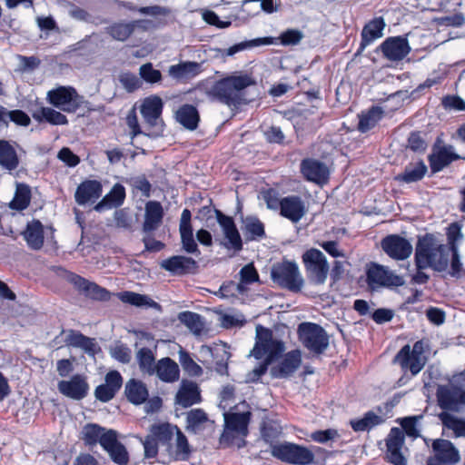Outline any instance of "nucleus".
Listing matches in <instances>:
<instances>
[{
    "mask_svg": "<svg viewBox=\"0 0 465 465\" xmlns=\"http://www.w3.org/2000/svg\"><path fill=\"white\" fill-rule=\"evenodd\" d=\"M180 363L183 369L192 377H199L203 374L202 367L196 363L189 352L181 350L179 354Z\"/></svg>",
    "mask_w": 465,
    "mask_h": 465,
    "instance_id": "nucleus-58",
    "label": "nucleus"
},
{
    "mask_svg": "<svg viewBox=\"0 0 465 465\" xmlns=\"http://www.w3.org/2000/svg\"><path fill=\"white\" fill-rule=\"evenodd\" d=\"M127 183L134 192H141L143 197H150L152 192V184L145 175H139L130 178Z\"/></svg>",
    "mask_w": 465,
    "mask_h": 465,
    "instance_id": "nucleus-59",
    "label": "nucleus"
},
{
    "mask_svg": "<svg viewBox=\"0 0 465 465\" xmlns=\"http://www.w3.org/2000/svg\"><path fill=\"white\" fill-rule=\"evenodd\" d=\"M262 199L270 210H280L282 203V198L280 199L276 190L270 188L262 192Z\"/></svg>",
    "mask_w": 465,
    "mask_h": 465,
    "instance_id": "nucleus-63",
    "label": "nucleus"
},
{
    "mask_svg": "<svg viewBox=\"0 0 465 465\" xmlns=\"http://www.w3.org/2000/svg\"><path fill=\"white\" fill-rule=\"evenodd\" d=\"M271 278L274 283L282 289L298 293L302 291L304 280L294 261L282 260L276 262L271 269Z\"/></svg>",
    "mask_w": 465,
    "mask_h": 465,
    "instance_id": "nucleus-7",
    "label": "nucleus"
},
{
    "mask_svg": "<svg viewBox=\"0 0 465 465\" xmlns=\"http://www.w3.org/2000/svg\"><path fill=\"white\" fill-rule=\"evenodd\" d=\"M383 421L384 420L381 416L377 415L372 411H369L364 413L362 418L351 420L350 425L354 431L359 432L370 430L373 427L381 424Z\"/></svg>",
    "mask_w": 465,
    "mask_h": 465,
    "instance_id": "nucleus-50",
    "label": "nucleus"
},
{
    "mask_svg": "<svg viewBox=\"0 0 465 465\" xmlns=\"http://www.w3.org/2000/svg\"><path fill=\"white\" fill-rule=\"evenodd\" d=\"M150 432L172 460H187L191 455V448L184 433L176 425L169 422L154 423Z\"/></svg>",
    "mask_w": 465,
    "mask_h": 465,
    "instance_id": "nucleus-3",
    "label": "nucleus"
},
{
    "mask_svg": "<svg viewBox=\"0 0 465 465\" xmlns=\"http://www.w3.org/2000/svg\"><path fill=\"white\" fill-rule=\"evenodd\" d=\"M386 24L382 17H375L369 21L361 31V42L360 49L363 50L375 40L381 38L383 35V30Z\"/></svg>",
    "mask_w": 465,
    "mask_h": 465,
    "instance_id": "nucleus-34",
    "label": "nucleus"
},
{
    "mask_svg": "<svg viewBox=\"0 0 465 465\" xmlns=\"http://www.w3.org/2000/svg\"><path fill=\"white\" fill-rule=\"evenodd\" d=\"M440 140L438 138V172L448 166L453 161H457L461 157L453 152L451 145L440 146Z\"/></svg>",
    "mask_w": 465,
    "mask_h": 465,
    "instance_id": "nucleus-57",
    "label": "nucleus"
},
{
    "mask_svg": "<svg viewBox=\"0 0 465 465\" xmlns=\"http://www.w3.org/2000/svg\"><path fill=\"white\" fill-rule=\"evenodd\" d=\"M438 255V272L445 271L450 263L449 274L455 278L461 276L463 266L460 262L459 250L446 251L443 255Z\"/></svg>",
    "mask_w": 465,
    "mask_h": 465,
    "instance_id": "nucleus-33",
    "label": "nucleus"
},
{
    "mask_svg": "<svg viewBox=\"0 0 465 465\" xmlns=\"http://www.w3.org/2000/svg\"><path fill=\"white\" fill-rule=\"evenodd\" d=\"M298 337L302 345L315 354H322L329 346V336L321 325L302 322L298 326Z\"/></svg>",
    "mask_w": 465,
    "mask_h": 465,
    "instance_id": "nucleus-9",
    "label": "nucleus"
},
{
    "mask_svg": "<svg viewBox=\"0 0 465 465\" xmlns=\"http://www.w3.org/2000/svg\"><path fill=\"white\" fill-rule=\"evenodd\" d=\"M441 104L445 109L464 111L465 102L462 98L457 95H447L442 98Z\"/></svg>",
    "mask_w": 465,
    "mask_h": 465,
    "instance_id": "nucleus-64",
    "label": "nucleus"
},
{
    "mask_svg": "<svg viewBox=\"0 0 465 465\" xmlns=\"http://www.w3.org/2000/svg\"><path fill=\"white\" fill-rule=\"evenodd\" d=\"M31 197L30 187L25 183H19L10 203V208L19 212L25 210L30 204Z\"/></svg>",
    "mask_w": 465,
    "mask_h": 465,
    "instance_id": "nucleus-52",
    "label": "nucleus"
},
{
    "mask_svg": "<svg viewBox=\"0 0 465 465\" xmlns=\"http://www.w3.org/2000/svg\"><path fill=\"white\" fill-rule=\"evenodd\" d=\"M462 387L458 384L446 389L438 385V405L443 410L458 411L460 405H465V389Z\"/></svg>",
    "mask_w": 465,
    "mask_h": 465,
    "instance_id": "nucleus-14",
    "label": "nucleus"
},
{
    "mask_svg": "<svg viewBox=\"0 0 465 465\" xmlns=\"http://www.w3.org/2000/svg\"><path fill=\"white\" fill-rule=\"evenodd\" d=\"M123 377L118 371H108L104 377V383L98 385L94 390L95 398L102 402L113 400L123 386Z\"/></svg>",
    "mask_w": 465,
    "mask_h": 465,
    "instance_id": "nucleus-19",
    "label": "nucleus"
},
{
    "mask_svg": "<svg viewBox=\"0 0 465 465\" xmlns=\"http://www.w3.org/2000/svg\"><path fill=\"white\" fill-rule=\"evenodd\" d=\"M85 446L94 447L99 443L108 452L112 460L118 465H126L129 455L124 445L118 440L114 430H107L97 423H87L82 430V437Z\"/></svg>",
    "mask_w": 465,
    "mask_h": 465,
    "instance_id": "nucleus-2",
    "label": "nucleus"
},
{
    "mask_svg": "<svg viewBox=\"0 0 465 465\" xmlns=\"http://www.w3.org/2000/svg\"><path fill=\"white\" fill-rule=\"evenodd\" d=\"M116 295L123 302L137 307L152 305V303H154V302L148 296L130 291L118 292Z\"/></svg>",
    "mask_w": 465,
    "mask_h": 465,
    "instance_id": "nucleus-56",
    "label": "nucleus"
},
{
    "mask_svg": "<svg viewBox=\"0 0 465 465\" xmlns=\"http://www.w3.org/2000/svg\"><path fill=\"white\" fill-rule=\"evenodd\" d=\"M153 374L163 382H175L180 378L179 365L170 357L162 358L156 362Z\"/></svg>",
    "mask_w": 465,
    "mask_h": 465,
    "instance_id": "nucleus-32",
    "label": "nucleus"
},
{
    "mask_svg": "<svg viewBox=\"0 0 465 465\" xmlns=\"http://www.w3.org/2000/svg\"><path fill=\"white\" fill-rule=\"evenodd\" d=\"M308 280L315 285H322L328 277L330 266L325 255L316 248L308 249L302 255Z\"/></svg>",
    "mask_w": 465,
    "mask_h": 465,
    "instance_id": "nucleus-8",
    "label": "nucleus"
},
{
    "mask_svg": "<svg viewBox=\"0 0 465 465\" xmlns=\"http://www.w3.org/2000/svg\"><path fill=\"white\" fill-rule=\"evenodd\" d=\"M427 170V166L423 161H419L415 163H411L406 165L404 171L397 176V180L406 183H416L422 180Z\"/></svg>",
    "mask_w": 465,
    "mask_h": 465,
    "instance_id": "nucleus-43",
    "label": "nucleus"
},
{
    "mask_svg": "<svg viewBox=\"0 0 465 465\" xmlns=\"http://www.w3.org/2000/svg\"><path fill=\"white\" fill-rule=\"evenodd\" d=\"M438 418L441 420L443 430H452L455 438L465 437V419L458 418L446 411L438 414ZM444 434L443 430L442 435Z\"/></svg>",
    "mask_w": 465,
    "mask_h": 465,
    "instance_id": "nucleus-47",
    "label": "nucleus"
},
{
    "mask_svg": "<svg viewBox=\"0 0 465 465\" xmlns=\"http://www.w3.org/2000/svg\"><path fill=\"white\" fill-rule=\"evenodd\" d=\"M163 104L160 97L153 95L143 100L141 105V114L145 122L153 125L161 117Z\"/></svg>",
    "mask_w": 465,
    "mask_h": 465,
    "instance_id": "nucleus-38",
    "label": "nucleus"
},
{
    "mask_svg": "<svg viewBox=\"0 0 465 465\" xmlns=\"http://www.w3.org/2000/svg\"><path fill=\"white\" fill-rule=\"evenodd\" d=\"M184 96L191 104L180 105L174 113V118L188 131H195L199 127L201 115L197 107L206 97L212 102L227 105L235 113L254 100L248 95L247 89H188Z\"/></svg>",
    "mask_w": 465,
    "mask_h": 465,
    "instance_id": "nucleus-1",
    "label": "nucleus"
},
{
    "mask_svg": "<svg viewBox=\"0 0 465 465\" xmlns=\"http://www.w3.org/2000/svg\"><path fill=\"white\" fill-rule=\"evenodd\" d=\"M140 76L150 84L158 83L162 78V74L159 70L153 67L151 63L143 64L139 69Z\"/></svg>",
    "mask_w": 465,
    "mask_h": 465,
    "instance_id": "nucleus-62",
    "label": "nucleus"
},
{
    "mask_svg": "<svg viewBox=\"0 0 465 465\" xmlns=\"http://www.w3.org/2000/svg\"><path fill=\"white\" fill-rule=\"evenodd\" d=\"M435 250L427 238L419 239L415 250L417 270H425L427 268L436 270Z\"/></svg>",
    "mask_w": 465,
    "mask_h": 465,
    "instance_id": "nucleus-26",
    "label": "nucleus"
},
{
    "mask_svg": "<svg viewBox=\"0 0 465 465\" xmlns=\"http://www.w3.org/2000/svg\"><path fill=\"white\" fill-rule=\"evenodd\" d=\"M460 460V450L451 441L438 438V465H457Z\"/></svg>",
    "mask_w": 465,
    "mask_h": 465,
    "instance_id": "nucleus-35",
    "label": "nucleus"
},
{
    "mask_svg": "<svg viewBox=\"0 0 465 465\" xmlns=\"http://www.w3.org/2000/svg\"><path fill=\"white\" fill-rule=\"evenodd\" d=\"M220 87H249L256 85L255 79L248 73L234 72L219 82Z\"/></svg>",
    "mask_w": 465,
    "mask_h": 465,
    "instance_id": "nucleus-48",
    "label": "nucleus"
},
{
    "mask_svg": "<svg viewBox=\"0 0 465 465\" xmlns=\"http://www.w3.org/2000/svg\"><path fill=\"white\" fill-rule=\"evenodd\" d=\"M70 281L79 292L91 300L108 302L113 295L107 289L98 285L96 282H90L81 275L73 273Z\"/></svg>",
    "mask_w": 465,
    "mask_h": 465,
    "instance_id": "nucleus-16",
    "label": "nucleus"
},
{
    "mask_svg": "<svg viewBox=\"0 0 465 465\" xmlns=\"http://www.w3.org/2000/svg\"><path fill=\"white\" fill-rule=\"evenodd\" d=\"M461 227L462 225L458 222L449 224L446 228L447 243L438 244V254L443 255L446 251L459 250V244L464 238Z\"/></svg>",
    "mask_w": 465,
    "mask_h": 465,
    "instance_id": "nucleus-41",
    "label": "nucleus"
},
{
    "mask_svg": "<svg viewBox=\"0 0 465 465\" xmlns=\"http://www.w3.org/2000/svg\"><path fill=\"white\" fill-rule=\"evenodd\" d=\"M367 281L370 285L401 286L403 280L401 276L389 272L383 266L373 264L367 271Z\"/></svg>",
    "mask_w": 465,
    "mask_h": 465,
    "instance_id": "nucleus-25",
    "label": "nucleus"
},
{
    "mask_svg": "<svg viewBox=\"0 0 465 465\" xmlns=\"http://www.w3.org/2000/svg\"><path fill=\"white\" fill-rule=\"evenodd\" d=\"M382 251L391 259L403 261L412 252V245L404 237L399 234H389L381 241Z\"/></svg>",
    "mask_w": 465,
    "mask_h": 465,
    "instance_id": "nucleus-12",
    "label": "nucleus"
},
{
    "mask_svg": "<svg viewBox=\"0 0 465 465\" xmlns=\"http://www.w3.org/2000/svg\"><path fill=\"white\" fill-rule=\"evenodd\" d=\"M242 231L246 242L259 241L266 236L264 224L257 217H247Z\"/></svg>",
    "mask_w": 465,
    "mask_h": 465,
    "instance_id": "nucleus-46",
    "label": "nucleus"
},
{
    "mask_svg": "<svg viewBox=\"0 0 465 465\" xmlns=\"http://www.w3.org/2000/svg\"><path fill=\"white\" fill-rule=\"evenodd\" d=\"M302 364V352L299 350H292L284 354L282 361L271 368V374L273 378L286 379L291 377Z\"/></svg>",
    "mask_w": 465,
    "mask_h": 465,
    "instance_id": "nucleus-21",
    "label": "nucleus"
},
{
    "mask_svg": "<svg viewBox=\"0 0 465 465\" xmlns=\"http://www.w3.org/2000/svg\"><path fill=\"white\" fill-rule=\"evenodd\" d=\"M65 344L74 348H81L88 353L95 351V343L94 339L84 335L81 331L69 330L65 339Z\"/></svg>",
    "mask_w": 465,
    "mask_h": 465,
    "instance_id": "nucleus-45",
    "label": "nucleus"
},
{
    "mask_svg": "<svg viewBox=\"0 0 465 465\" xmlns=\"http://www.w3.org/2000/svg\"><path fill=\"white\" fill-rule=\"evenodd\" d=\"M164 212L158 201H149L145 203L144 221L142 226L144 233H153L163 223Z\"/></svg>",
    "mask_w": 465,
    "mask_h": 465,
    "instance_id": "nucleus-28",
    "label": "nucleus"
},
{
    "mask_svg": "<svg viewBox=\"0 0 465 465\" xmlns=\"http://www.w3.org/2000/svg\"><path fill=\"white\" fill-rule=\"evenodd\" d=\"M47 97L52 105L66 113H75L83 104L76 89H51Z\"/></svg>",
    "mask_w": 465,
    "mask_h": 465,
    "instance_id": "nucleus-11",
    "label": "nucleus"
},
{
    "mask_svg": "<svg viewBox=\"0 0 465 465\" xmlns=\"http://www.w3.org/2000/svg\"><path fill=\"white\" fill-rule=\"evenodd\" d=\"M421 415L408 416L399 418L396 422L401 429L393 427L391 429L386 441V460L393 465H407V460L401 453L404 445L405 435L416 439L420 437V431L417 428Z\"/></svg>",
    "mask_w": 465,
    "mask_h": 465,
    "instance_id": "nucleus-4",
    "label": "nucleus"
},
{
    "mask_svg": "<svg viewBox=\"0 0 465 465\" xmlns=\"http://www.w3.org/2000/svg\"><path fill=\"white\" fill-rule=\"evenodd\" d=\"M57 386L60 393L75 401L85 398L89 391L86 378L82 374H74L68 381H60Z\"/></svg>",
    "mask_w": 465,
    "mask_h": 465,
    "instance_id": "nucleus-18",
    "label": "nucleus"
},
{
    "mask_svg": "<svg viewBox=\"0 0 465 465\" xmlns=\"http://www.w3.org/2000/svg\"><path fill=\"white\" fill-rule=\"evenodd\" d=\"M124 394L128 401L134 405L144 403L149 397L146 385L142 381L136 379H130L125 383Z\"/></svg>",
    "mask_w": 465,
    "mask_h": 465,
    "instance_id": "nucleus-37",
    "label": "nucleus"
},
{
    "mask_svg": "<svg viewBox=\"0 0 465 465\" xmlns=\"http://www.w3.org/2000/svg\"><path fill=\"white\" fill-rule=\"evenodd\" d=\"M277 39L272 38L271 36L267 37H259L249 41H244L239 44H236L229 48L219 49L218 54L221 57L224 58L227 56H232L235 54L242 52L243 50L260 46V45H270L271 44H276Z\"/></svg>",
    "mask_w": 465,
    "mask_h": 465,
    "instance_id": "nucleus-39",
    "label": "nucleus"
},
{
    "mask_svg": "<svg viewBox=\"0 0 465 465\" xmlns=\"http://www.w3.org/2000/svg\"><path fill=\"white\" fill-rule=\"evenodd\" d=\"M103 185L97 180H84L76 188L74 200L79 205L94 203L102 195Z\"/></svg>",
    "mask_w": 465,
    "mask_h": 465,
    "instance_id": "nucleus-24",
    "label": "nucleus"
},
{
    "mask_svg": "<svg viewBox=\"0 0 465 465\" xmlns=\"http://www.w3.org/2000/svg\"><path fill=\"white\" fill-rule=\"evenodd\" d=\"M19 157L16 150L7 140H0V165L12 172L19 166Z\"/></svg>",
    "mask_w": 465,
    "mask_h": 465,
    "instance_id": "nucleus-42",
    "label": "nucleus"
},
{
    "mask_svg": "<svg viewBox=\"0 0 465 465\" xmlns=\"http://www.w3.org/2000/svg\"><path fill=\"white\" fill-rule=\"evenodd\" d=\"M9 121L25 127L31 124L29 115L24 111L20 109L7 111L5 107L0 105V124L7 125Z\"/></svg>",
    "mask_w": 465,
    "mask_h": 465,
    "instance_id": "nucleus-51",
    "label": "nucleus"
},
{
    "mask_svg": "<svg viewBox=\"0 0 465 465\" xmlns=\"http://www.w3.org/2000/svg\"><path fill=\"white\" fill-rule=\"evenodd\" d=\"M279 211L281 216L295 223L305 215L306 207L300 196L289 195L282 198V203Z\"/></svg>",
    "mask_w": 465,
    "mask_h": 465,
    "instance_id": "nucleus-27",
    "label": "nucleus"
},
{
    "mask_svg": "<svg viewBox=\"0 0 465 465\" xmlns=\"http://www.w3.org/2000/svg\"><path fill=\"white\" fill-rule=\"evenodd\" d=\"M208 421V415L203 409H192L186 415V430L197 433L204 429Z\"/></svg>",
    "mask_w": 465,
    "mask_h": 465,
    "instance_id": "nucleus-49",
    "label": "nucleus"
},
{
    "mask_svg": "<svg viewBox=\"0 0 465 465\" xmlns=\"http://www.w3.org/2000/svg\"><path fill=\"white\" fill-rule=\"evenodd\" d=\"M383 55L390 61H401L411 52L407 38L395 36L387 38L381 45Z\"/></svg>",
    "mask_w": 465,
    "mask_h": 465,
    "instance_id": "nucleus-22",
    "label": "nucleus"
},
{
    "mask_svg": "<svg viewBox=\"0 0 465 465\" xmlns=\"http://www.w3.org/2000/svg\"><path fill=\"white\" fill-rule=\"evenodd\" d=\"M179 232L181 237L182 249L186 253L200 255L201 251L193 237V229L192 225V213L187 208L183 209L181 214L179 224Z\"/></svg>",
    "mask_w": 465,
    "mask_h": 465,
    "instance_id": "nucleus-17",
    "label": "nucleus"
},
{
    "mask_svg": "<svg viewBox=\"0 0 465 465\" xmlns=\"http://www.w3.org/2000/svg\"><path fill=\"white\" fill-rule=\"evenodd\" d=\"M251 413L232 412L224 415L225 427L228 430L236 431V434L246 436L248 434V425L250 422Z\"/></svg>",
    "mask_w": 465,
    "mask_h": 465,
    "instance_id": "nucleus-40",
    "label": "nucleus"
},
{
    "mask_svg": "<svg viewBox=\"0 0 465 465\" xmlns=\"http://www.w3.org/2000/svg\"><path fill=\"white\" fill-rule=\"evenodd\" d=\"M180 320L189 329L195 332H199L202 330L203 323L201 322V316L193 312H183L180 314Z\"/></svg>",
    "mask_w": 465,
    "mask_h": 465,
    "instance_id": "nucleus-61",
    "label": "nucleus"
},
{
    "mask_svg": "<svg viewBox=\"0 0 465 465\" xmlns=\"http://www.w3.org/2000/svg\"><path fill=\"white\" fill-rule=\"evenodd\" d=\"M283 351V342L273 339L272 330L262 325L256 327V342L252 350V354L256 359L260 360L264 355L271 359H276Z\"/></svg>",
    "mask_w": 465,
    "mask_h": 465,
    "instance_id": "nucleus-10",
    "label": "nucleus"
},
{
    "mask_svg": "<svg viewBox=\"0 0 465 465\" xmlns=\"http://www.w3.org/2000/svg\"><path fill=\"white\" fill-rule=\"evenodd\" d=\"M385 111L379 105H371L361 110L358 114L357 131L361 134H367L376 128L384 118Z\"/></svg>",
    "mask_w": 465,
    "mask_h": 465,
    "instance_id": "nucleus-23",
    "label": "nucleus"
},
{
    "mask_svg": "<svg viewBox=\"0 0 465 465\" xmlns=\"http://www.w3.org/2000/svg\"><path fill=\"white\" fill-rule=\"evenodd\" d=\"M306 446L294 442L283 441L271 445V454L275 459L291 465H311L314 462L315 454H322L325 450L322 447Z\"/></svg>",
    "mask_w": 465,
    "mask_h": 465,
    "instance_id": "nucleus-6",
    "label": "nucleus"
},
{
    "mask_svg": "<svg viewBox=\"0 0 465 465\" xmlns=\"http://www.w3.org/2000/svg\"><path fill=\"white\" fill-rule=\"evenodd\" d=\"M106 32L117 41H125L134 33V24L131 22H116L106 28Z\"/></svg>",
    "mask_w": 465,
    "mask_h": 465,
    "instance_id": "nucleus-54",
    "label": "nucleus"
},
{
    "mask_svg": "<svg viewBox=\"0 0 465 465\" xmlns=\"http://www.w3.org/2000/svg\"><path fill=\"white\" fill-rule=\"evenodd\" d=\"M303 35L300 30L297 29H288L281 34L279 37H275L277 39L278 45L279 43L282 45H295L301 42Z\"/></svg>",
    "mask_w": 465,
    "mask_h": 465,
    "instance_id": "nucleus-60",
    "label": "nucleus"
},
{
    "mask_svg": "<svg viewBox=\"0 0 465 465\" xmlns=\"http://www.w3.org/2000/svg\"><path fill=\"white\" fill-rule=\"evenodd\" d=\"M22 235L29 249L39 251L43 248L45 243V230L40 220L33 219L28 222Z\"/></svg>",
    "mask_w": 465,
    "mask_h": 465,
    "instance_id": "nucleus-30",
    "label": "nucleus"
},
{
    "mask_svg": "<svg viewBox=\"0 0 465 465\" xmlns=\"http://www.w3.org/2000/svg\"><path fill=\"white\" fill-rule=\"evenodd\" d=\"M32 116L39 123L45 122L53 125H65L68 124V119L64 114L50 107H41L34 112Z\"/></svg>",
    "mask_w": 465,
    "mask_h": 465,
    "instance_id": "nucleus-44",
    "label": "nucleus"
},
{
    "mask_svg": "<svg viewBox=\"0 0 465 465\" xmlns=\"http://www.w3.org/2000/svg\"><path fill=\"white\" fill-rule=\"evenodd\" d=\"M301 173L305 180L317 184L326 183L330 176L329 169L325 163L312 158H306L302 161Z\"/></svg>",
    "mask_w": 465,
    "mask_h": 465,
    "instance_id": "nucleus-20",
    "label": "nucleus"
},
{
    "mask_svg": "<svg viewBox=\"0 0 465 465\" xmlns=\"http://www.w3.org/2000/svg\"><path fill=\"white\" fill-rule=\"evenodd\" d=\"M430 341L427 338H422L414 342L411 347L405 344L395 354L391 362L401 368V372L408 373L414 377L418 375L427 364L430 355Z\"/></svg>",
    "mask_w": 465,
    "mask_h": 465,
    "instance_id": "nucleus-5",
    "label": "nucleus"
},
{
    "mask_svg": "<svg viewBox=\"0 0 465 465\" xmlns=\"http://www.w3.org/2000/svg\"><path fill=\"white\" fill-rule=\"evenodd\" d=\"M202 67V63L191 61L180 62L168 68V74L173 79L183 82L200 74L203 71Z\"/></svg>",
    "mask_w": 465,
    "mask_h": 465,
    "instance_id": "nucleus-31",
    "label": "nucleus"
},
{
    "mask_svg": "<svg viewBox=\"0 0 465 465\" xmlns=\"http://www.w3.org/2000/svg\"><path fill=\"white\" fill-rule=\"evenodd\" d=\"M215 217L227 241L224 246L227 249H232L235 252H241L243 249V242L233 218L218 209H215Z\"/></svg>",
    "mask_w": 465,
    "mask_h": 465,
    "instance_id": "nucleus-13",
    "label": "nucleus"
},
{
    "mask_svg": "<svg viewBox=\"0 0 465 465\" xmlns=\"http://www.w3.org/2000/svg\"><path fill=\"white\" fill-rule=\"evenodd\" d=\"M136 360L142 372L150 376L153 375V370L155 368L156 362L155 357L151 349L147 347L141 348L136 352Z\"/></svg>",
    "mask_w": 465,
    "mask_h": 465,
    "instance_id": "nucleus-53",
    "label": "nucleus"
},
{
    "mask_svg": "<svg viewBox=\"0 0 465 465\" xmlns=\"http://www.w3.org/2000/svg\"><path fill=\"white\" fill-rule=\"evenodd\" d=\"M125 188L121 183H115L110 192L105 194L102 200L94 206L96 212L117 208L121 206L125 200Z\"/></svg>",
    "mask_w": 465,
    "mask_h": 465,
    "instance_id": "nucleus-36",
    "label": "nucleus"
},
{
    "mask_svg": "<svg viewBox=\"0 0 465 465\" xmlns=\"http://www.w3.org/2000/svg\"><path fill=\"white\" fill-rule=\"evenodd\" d=\"M160 266L171 274L178 276L194 274L199 268L193 258L183 255H173L163 260Z\"/></svg>",
    "mask_w": 465,
    "mask_h": 465,
    "instance_id": "nucleus-15",
    "label": "nucleus"
},
{
    "mask_svg": "<svg viewBox=\"0 0 465 465\" xmlns=\"http://www.w3.org/2000/svg\"><path fill=\"white\" fill-rule=\"evenodd\" d=\"M240 281L238 287L242 289V292H246L248 291L247 285L252 284L259 282V273L252 262L244 265L239 272Z\"/></svg>",
    "mask_w": 465,
    "mask_h": 465,
    "instance_id": "nucleus-55",
    "label": "nucleus"
},
{
    "mask_svg": "<svg viewBox=\"0 0 465 465\" xmlns=\"http://www.w3.org/2000/svg\"><path fill=\"white\" fill-rule=\"evenodd\" d=\"M202 401L201 391L197 383L183 381L175 395V403L182 408H189Z\"/></svg>",
    "mask_w": 465,
    "mask_h": 465,
    "instance_id": "nucleus-29",
    "label": "nucleus"
}]
</instances>
